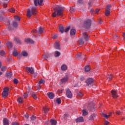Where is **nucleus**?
Listing matches in <instances>:
<instances>
[{"label": "nucleus", "mask_w": 125, "mask_h": 125, "mask_svg": "<svg viewBox=\"0 0 125 125\" xmlns=\"http://www.w3.org/2000/svg\"><path fill=\"white\" fill-rule=\"evenodd\" d=\"M56 9L57 10L56 11H55L53 13L52 16V17H56V15H59V16H62L63 15V10H64V9L63 7L60 6H58L55 7ZM56 12H57L56 13Z\"/></svg>", "instance_id": "1"}, {"label": "nucleus", "mask_w": 125, "mask_h": 125, "mask_svg": "<svg viewBox=\"0 0 125 125\" xmlns=\"http://www.w3.org/2000/svg\"><path fill=\"white\" fill-rule=\"evenodd\" d=\"M38 12V9H37V7H32L31 10L30 9H27V12L26 15L28 17H31L32 15H34V14H36Z\"/></svg>", "instance_id": "2"}, {"label": "nucleus", "mask_w": 125, "mask_h": 125, "mask_svg": "<svg viewBox=\"0 0 125 125\" xmlns=\"http://www.w3.org/2000/svg\"><path fill=\"white\" fill-rule=\"evenodd\" d=\"M9 91V88L8 87H5L3 89V91L2 93V96L4 98H5V97H7V96H8V92Z\"/></svg>", "instance_id": "3"}, {"label": "nucleus", "mask_w": 125, "mask_h": 125, "mask_svg": "<svg viewBox=\"0 0 125 125\" xmlns=\"http://www.w3.org/2000/svg\"><path fill=\"white\" fill-rule=\"evenodd\" d=\"M66 92V95L68 98H72L73 97V94H72V92H71V90H70L69 89H66L65 90Z\"/></svg>", "instance_id": "4"}, {"label": "nucleus", "mask_w": 125, "mask_h": 125, "mask_svg": "<svg viewBox=\"0 0 125 125\" xmlns=\"http://www.w3.org/2000/svg\"><path fill=\"white\" fill-rule=\"evenodd\" d=\"M84 24L85 28H88L91 25V21L90 20H87L84 21Z\"/></svg>", "instance_id": "5"}, {"label": "nucleus", "mask_w": 125, "mask_h": 125, "mask_svg": "<svg viewBox=\"0 0 125 125\" xmlns=\"http://www.w3.org/2000/svg\"><path fill=\"white\" fill-rule=\"evenodd\" d=\"M68 80L69 77H68V75H66L61 79V83H67V82H68Z\"/></svg>", "instance_id": "6"}, {"label": "nucleus", "mask_w": 125, "mask_h": 125, "mask_svg": "<svg viewBox=\"0 0 125 125\" xmlns=\"http://www.w3.org/2000/svg\"><path fill=\"white\" fill-rule=\"evenodd\" d=\"M34 5L35 6H37L38 4L39 5H42V2H43V0H34Z\"/></svg>", "instance_id": "7"}, {"label": "nucleus", "mask_w": 125, "mask_h": 125, "mask_svg": "<svg viewBox=\"0 0 125 125\" xmlns=\"http://www.w3.org/2000/svg\"><path fill=\"white\" fill-rule=\"evenodd\" d=\"M26 70L27 72H28V73H30L31 75H33L34 73H35V70L32 67H26Z\"/></svg>", "instance_id": "8"}, {"label": "nucleus", "mask_w": 125, "mask_h": 125, "mask_svg": "<svg viewBox=\"0 0 125 125\" xmlns=\"http://www.w3.org/2000/svg\"><path fill=\"white\" fill-rule=\"evenodd\" d=\"M111 92L112 95V97H113V98H118V97H119V95H118V93L116 91L112 90Z\"/></svg>", "instance_id": "9"}, {"label": "nucleus", "mask_w": 125, "mask_h": 125, "mask_svg": "<svg viewBox=\"0 0 125 125\" xmlns=\"http://www.w3.org/2000/svg\"><path fill=\"white\" fill-rule=\"evenodd\" d=\"M93 82H94V81L93 80V79L89 78L86 80V83H87L88 85H89V84H91V83H92Z\"/></svg>", "instance_id": "10"}, {"label": "nucleus", "mask_w": 125, "mask_h": 125, "mask_svg": "<svg viewBox=\"0 0 125 125\" xmlns=\"http://www.w3.org/2000/svg\"><path fill=\"white\" fill-rule=\"evenodd\" d=\"M54 48H56V49H59L60 50V44H59V42H56L54 44Z\"/></svg>", "instance_id": "11"}, {"label": "nucleus", "mask_w": 125, "mask_h": 125, "mask_svg": "<svg viewBox=\"0 0 125 125\" xmlns=\"http://www.w3.org/2000/svg\"><path fill=\"white\" fill-rule=\"evenodd\" d=\"M47 96L50 99H53L54 98V94L53 92L47 93Z\"/></svg>", "instance_id": "12"}, {"label": "nucleus", "mask_w": 125, "mask_h": 125, "mask_svg": "<svg viewBox=\"0 0 125 125\" xmlns=\"http://www.w3.org/2000/svg\"><path fill=\"white\" fill-rule=\"evenodd\" d=\"M76 123H83L84 122L83 118V117H80L76 120Z\"/></svg>", "instance_id": "13"}, {"label": "nucleus", "mask_w": 125, "mask_h": 125, "mask_svg": "<svg viewBox=\"0 0 125 125\" xmlns=\"http://www.w3.org/2000/svg\"><path fill=\"white\" fill-rule=\"evenodd\" d=\"M25 42L28 43H34V41L30 38L25 39Z\"/></svg>", "instance_id": "14"}, {"label": "nucleus", "mask_w": 125, "mask_h": 125, "mask_svg": "<svg viewBox=\"0 0 125 125\" xmlns=\"http://www.w3.org/2000/svg\"><path fill=\"white\" fill-rule=\"evenodd\" d=\"M83 38L84 39V42H88V36L85 33H83Z\"/></svg>", "instance_id": "15"}, {"label": "nucleus", "mask_w": 125, "mask_h": 125, "mask_svg": "<svg viewBox=\"0 0 125 125\" xmlns=\"http://www.w3.org/2000/svg\"><path fill=\"white\" fill-rule=\"evenodd\" d=\"M95 117H96V114H91L89 117V120H90V121H93V120H94L95 118Z\"/></svg>", "instance_id": "16"}, {"label": "nucleus", "mask_w": 125, "mask_h": 125, "mask_svg": "<svg viewBox=\"0 0 125 125\" xmlns=\"http://www.w3.org/2000/svg\"><path fill=\"white\" fill-rule=\"evenodd\" d=\"M59 31L60 33L62 34H63L64 33V27L62 25H61L59 27Z\"/></svg>", "instance_id": "17"}, {"label": "nucleus", "mask_w": 125, "mask_h": 125, "mask_svg": "<svg viewBox=\"0 0 125 125\" xmlns=\"http://www.w3.org/2000/svg\"><path fill=\"white\" fill-rule=\"evenodd\" d=\"M3 125H9L8 123V120L6 118H4L3 120Z\"/></svg>", "instance_id": "18"}, {"label": "nucleus", "mask_w": 125, "mask_h": 125, "mask_svg": "<svg viewBox=\"0 0 125 125\" xmlns=\"http://www.w3.org/2000/svg\"><path fill=\"white\" fill-rule=\"evenodd\" d=\"M75 35H76V29H71L70 30V36H75Z\"/></svg>", "instance_id": "19"}, {"label": "nucleus", "mask_w": 125, "mask_h": 125, "mask_svg": "<svg viewBox=\"0 0 125 125\" xmlns=\"http://www.w3.org/2000/svg\"><path fill=\"white\" fill-rule=\"evenodd\" d=\"M112 115V113H110L108 115H107L104 113H103L102 114V117H104V118H105L106 119H108L110 116Z\"/></svg>", "instance_id": "20"}, {"label": "nucleus", "mask_w": 125, "mask_h": 125, "mask_svg": "<svg viewBox=\"0 0 125 125\" xmlns=\"http://www.w3.org/2000/svg\"><path fill=\"white\" fill-rule=\"evenodd\" d=\"M57 124V121L55 120L51 119V125H56Z\"/></svg>", "instance_id": "21"}, {"label": "nucleus", "mask_w": 125, "mask_h": 125, "mask_svg": "<svg viewBox=\"0 0 125 125\" xmlns=\"http://www.w3.org/2000/svg\"><path fill=\"white\" fill-rule=\"evenodd\" d=\"M61 69L62 71H66V70H67V65H66L65 64L62 65Z\"/></svg>", "instance_id": "22"}, {"label": "nucleus", "mask_w": 125, "mask_h": 125, "mask_svg": "<svg viewBox=\"0 0 125 125\" xmlns=\"http://www.w3.org/2000/svg\"><path fill=\"white\" fill-rule=\"evenodd\" d=\"M82 113H83V116H87V115H88V113H87V112L86 111V109H84L83 110Z\"/></svg>", "instance_id": "23"}, {"label": "nucleus", "mask_w": 125, "mask_h": 125, "mask_svg": "<svg viewBox=\"0 0 125 125\" xmlns=\"http://www.w3.org/2000/svg\"><path fill=\"white\" fill-rule=\"evenodd\" d=\"M17 101L18 102V103H23V101H24V100L23 99V98L20 97L19 98L18 100Z\"/></svg>", "instance_id": "24"}, {"label": "nucleus", "mask_w": 125, "mask_h": 125, "mask_svg": "<svg viewBox=\"0 0 125 125\" xmlns=\"http://www.w3.org/2000/svg\"><path fill=\"white\" fill-rule=\"evenodd\" d=\"M61 55V53H60V52L57 51H55V57H59V56Z\"/></svg>", "instance_id": "25"}, {"label": "nucleus", "mask_w": 125, "mask_h": 125, "mask_svg": "<svg viewBox=\"0 0 125 125\" xmlns=\"http://www.w3.org/2000/svg\"><path fill=\"white\" fill-rule=\"evenodd\" d=\"M6 45L9 48H11V47H12V43L11 42H8L6 43Z\"/></svg>", "instance_id": "26"}, {"label": "nucleus", "mask_w": 125, "mask_h": 125, "mask_svg": "<svg viewBox=\"0 0 125 125\" xmlns=\"http://www.w3.org/2000/svg\"><path fill=\"white\" fill-rule=\"evenodd\" d=\"M14 19H15V21H18V22L20 21V17H19L18 16H15L14 17Z\"/></svg>", "instance_id": "27"}, {"label": "nucleus", "mask_w": 125, "mask_h": 125, "mask_svg": "<svg viewBox=\"0 0 125 125\" xmlns=\"http://www.w3.org/2000/svg\"><path fill=\"white\" fill-rule=\"evenodd\" d=\"M42 32H43V28H42V27H40L39 28L38 33L42 34Z\"/></svg>", "instance_id": "28"}, {"label": "nucleus", "mask_w": 125, "mask_h": 125, "mask_svg": "<svg viewBox=\"0 0 125 125\" xmlns=\"http://www.w3.org/2000/svg\"><path fill=\"white\" fill-rule=\"evenodd\" d=\"M13 56H17L18 55V52H17V50L15 49L13 52Z\"/></svg>", "instance_id": "29"}, {"label": "nucleus", "mask_w": 125, "mask_h": 125, "mask_svg": "<svg viewBox=\"0 0 125 125\" xmlns=\"http://www.w3.org/2000/svg\"><path fill=\"white\" fill-rule=\"evenodd\" d=\"M45 83V81L44 79H41L39 82V84H42Z\"/></svg>", "instance_id": "30"}, {"label": "nucleus", "mask_w": 125, "mask_h": 125, "mask_svg": "<svg viewBox=\"0 0 125 125\" xmlns=\"http://www.w3.org/2000/svg\"><path fill=\"white\" fill-rule=\"evenodd\" d=\"M31 95L34 99H38V97H37V95H36V93L32 92L31 93Z\"/></svg>", "instance_id": "31"}, {"label": "nucleus", "mask_w": 125, "mask_h": 125, "mask_svg": "<svg viewBox=\"0 0 125 125\" xmlns=\"http://www.w3.org/2000/svg\"><path fill=\"white\" fill-rule=\"evenodd\" d=\"M6 76L7 77V78L10 79V78L12 77V72L7 73L6 74Z\"/></svg>", "instance_id": "32"}, {"label": "nucleus", "mask_w": 125, "mask_h": 125, "mask_svg": "<svg viewBox=\"0 0 125 125\" xmlns=\"http://www.w3.org/2000/svg\"><path fill=\"white\" fill-rule=\"evenodd\" d=\"M13 26L14 28H17V27H18V23H17L16 21H13Z\"/></svg>", "instance_id": "33"}, {"label": "nucleus", "mask_w": 125, "mask_h": 125, "mask_svg": "<svg viewBox=\"0 0 125 125\" xmlns=\"http://www.w3.org/2000/svg\"><path fill=\"white\" fill-rule=\"evenodd\" d=\"M85 72H89V71H90V68L89 66H85Z\"/></svg>", "instance_id": "34"}, {"label": "nucleus", "mask_w": 125, "mask_h": 125, "mask_svg": "<svg viewBox=\"0 0 125 125\" xmlns=\"http://www.w3.org/2000/svg\"><path fill=\"white\" fill-rule=\"evenodd\" d=\"M106 10L110 11L111 10V5L108 4L106 6Z\"/></svg>", "instance_id": "35"}, {"label": "nucleus", "mask_w": 125, "mask_h": 125, "mask_svg": "<svg viewBox=\"0 0 125 125\" xmlns=\"http://www.w3.org/2000/svg\"><path fill=\"white\" fill-rule=\"evenodd\" d=\"M21 55H22V56H24V57L28 56V53H27V52H26V51L22 52Z\"/></svg>", "instance_id": "36"}, {"label": "nucleus", "mask_w": 125, "mask_h": 125, "mask_svg": "<svg viewBox=\"0 0 125 125\" xmlns=\"http://www.w3.org/2000/svg\"><path fill=\"white\" fill-rule=\"evenodd\" d=\"M4 54H5V51H4L2 50H0V55L1 56H3V55H4Z\"/></svg>", "instance_id": "37"}, {"label": "nucleus", "mask_w": 125, "mask_h": 125, "mask_svg": "<svg viewBox=\"0 0 125 125\" xmlns=\"http://www.w3.org/2000/svg\"><path fill=\"white\" fill-rule=\"evenodd\" d=\"M7 69V67H6V66H3L1 68V71H2V72H5Z\"/></svg>", "instance_id": "38"}, {"label": "nucleus", "mask_w": 125, "mask_h": 125, "mask_svg": "<svg viewBox=\"0 0 125 125\" xmlns=\"http://www.w3.org/2000/svg\"><path fill=\"white\" fill-rule=\"evenodd\" d=\"M14 41L17 42V43H21L20 40L18 38H15Z\"/></svg>", "instance_id": "39"}, {"label": "nucleus", "mask_w": 125, "mask_h": 125, "mask_svg": "<svg viewBox=\"0 0 125 125\" xmlns=\"http://www.w3.org/2000/svg\"><path fill=\"white\" fill-rule=\"evenodd\" d=\"M48 111V108L47 107L44 106L43 107V113H45L46 112H47Z\"/></svg>", "instance_id": "40"}, {"label": "nucleus", "mask_w": 125, "mask_h": 125, "mask_svg": "<svg viewBox=\"0 0 125 125\" xmlns=\"http://www.w3.org/2000/svg\"><path fill=\"white\" fill-rule=\"evenodd\" d=\"M93 2H94V0H90L89 2H88V4H89V6H91V5H92V4H93Z\"/></svg>", "instance_id": "41"}, {"label": "nucleus", "mask_w": 125, "mask_h": 125, "mask_svg": "<svg viewBox=\"0 0 125 125\" xmlns=\"http://www.w3.org/2000/svg\"><path fill=\"white\" fill-rule=\"evenodd\" d=\"M110 11H107L106 10L105 12V15L106 16H109V15H110Z\"/></svg>", "instance_id": "42"}, {"label": "nucleus", "mask_w": 125, "mask_h": 125, "mask_svg": "<svg viewBox=\"0 0 125 125\" xmlns=\"http://www.w3.org/2000/svg\"><path fill=\"white\" fill-rule=\"evenodd\" d=\"M82 56V53H80L78 55H77L76 57L77 58V59H80V58H81Z\"/></svg>", "instance_id": "43"}, {"label": "nucleus", "mask_w": 125, "mask_h": 125, "mask_svg": "<svg viewBox=\"0 0 125 125\" xmlns=\"http://www.w3.org/2000/svg\"><path fill=\"white\" fill-rule=\"evenodd\" d=\"M56 102L58 104H61V99L60 98L57 99Z\"/></svg>", "instance_id": "44"}, {"label": "nucleus", "mask_w": 125, "mask_h": 125, "mask_svg": "<svg viewBox=\"0 0 125 125\" xmlns=\"http://www.w3.org/2000/svg\"><path fill=\"white\" fill-rule=\"evenodd\" d=\"M10 12H11L12 13H14L15 12V9L14 8H11L9 10Z\"/></svg>", "instance_id": "45"}, {"label": "nucleus", "mask_w": 125, "mask_h": 125, "mask_svg": "<svg viewBox=\"0 0 125 125\" xmlns=\"http://www.w3.org/2000/svg\"><path fill=\"white\" fill-rule=\"evenodd\" d=\"M112 79H113V75H112L111 74H109L108 77V81H111Z\"/></svg>", "instance_id": "46"}, {"label": "nucleus", "mask_w": 125, "mask_h": 125, "mask_svg": "<svg viewBox=\"0 0 125 125\" xmlns=\"http://www.w3.org/2000/svg\"><path fill=\"white\" fill-rule=\"evenodd\" d=\"M78 96H79V97H83V93L78 92Z\"/></svg>", "instance_id": "47"}, {"label": "nucleus", "mask_w": 125, "mask_h": 125, "mask_svg": "<svg viewBox=\"0 0 125 125\" xmlns=\"http://www.w3.org/2000/svg\"><path fill=\"white\" fill-rule=\"evenodd\" d=\"M69 30H70V26H68L67 27H66L64 30V32L65 33H67V32H68L69 31Z\"/></svg>", "instance_id": "48"}, {"label": "nucleus", "mask_w": 125, "mask_h": 125, "mask_svg": "<svg viewBox=\"0 0 125 125\" xmlns=\"http://www.w3.org/2000/svg\"><path fill=\"white\" fill-rule=\"evenodd\" d=\"M24 98H28V93H24L23 95Z\"/></svg>", "instance_id": "49"}, {"label": "nucleus", "mask_w": 125, "mask_h": 125, "mask_svg": "<svg viewBox=\"0 0 125 125\" xmlns=\"http://www.w3.org/2000/svg\"><path fill=\"white\" fill-rule=\"evenodd\" d=\"M13 82H14V83H15V84H17L19 83L18 80H17V79H15V78L14 79Z\"/></svg>", "instance_id": "50"}, {"label": "nucleus", "mask_w": 125, "mask_h": 125, "mask_svg": "<svg viewBox=\"0 0 125 125\" xmlns=\"http://www.w3.org/2000/svg\"><path fill=\"white\" fill-rule=\"evenodd\" d=\"M80 44H83L84 43V42H83V39H81L80 41Z\"/></svg>", "instance_id": "51"}, {"label": "nucleus", "mask_w": 125, "mask_h": 125, "mask_svg": "<svg viewBox=\"0 0 125 125\" xmlns=\"http://www.w3.org/2000/svg\"><path fill=\"white\" fill-rule=\"evenodd\" d=\"M36 120V116L33 115L31 117V120L35 121Z\"/></svg>", "instance_id": "52"}, {"label": "nucleus", "mask_w": 125, "mask_h": 125, "mask_svg": "<svg viewBox=\"0 0 125 125\" xmlns=\"http://www.w3.org/2000/svg\"><path fill=\"white\" fill-rule=\"evenodd\" d=\"M109 124H110V122L107 121L104 122V125H108Z\"/></svg>", "instance_id": "53"}, {"label": "nucleus", "mask_w": 125, "mask_h": 125, "mask_svg": "<svg viewBox=\"0 0 125 125\" xmlns=\"http://www.w3.org/2000/svg\"><path fill=\"white\" fill-rule=\"evenodd\" d=\"M100 9H97L95 11V13L96 14H98V13L99 12Z\"/></svg>", "instance_id": "54"}, {"label": "nucleus", "mask_w": 125, "mask_h": 125, "mask_svg": "<svg viewBox=\"0 0 125 125\" xmlns=\"http://www.w3.org/2000/svg\"><path fill=\"white\" fill-rule=\"evenodd\" d=\"M116 114H117V115H121V113L120 111L118 110L116 111Z\"/></svg>", "instance_id": "55"}, {"label": "nucleus", "mask_w": 125, "mask_h": 125, "mask_svg": "<svg viewBox=\"0 0 125 125\" xmlns=\"http://www.w3.org/2000/svg\"><path fill=\"white\" fill-rule=\"evenodd\" d=\"M63 92V90H58V93H62Z\"/></svg>", "instance_id": "56"}, {"label": "nucleus", "mask_w": 125, "mask_h": 125, "mask_svg": "<svg viewBox=\"0 0 125 125\" xmlns=\"http://www.w3.org/2000/svg\"><path fill=\"white\" fill-rule=\"evenodd\" d=\"M24 117L26 118V119H29V115H28L27 114H25L24 115Z\"/></svg>", "instance_id": "57"}, {"label": "nucleus", "mask_w": 125, "mask_h": 125, "mask_svg": "<svg viewBox=\"0 0 125 125\" xmlns=\"http://www.w3.org/2000/svg\"><path fill=\"white\" fill-rule=\"evenodd\" d=\"M44 59H47V58H48V54H46L45 55V56L44 57Z\"/></svg>", "instance_id": "58"}, {"label": "nucleus", "mask_w": 125, "mask_h": 125, "mask_svg": "<svg viewBox=\"0 0 125 125\" xmlns=\"http://www.w3.org/2000/svg\"><path fill=\"white\" fill-rule=\"evenodd\" d=\"M12 125H19V124L17 123L14 122L12 123Z\"/></svg>", "instance_id": "59"}, {"label": "nucleus", "mask_w": 125, "mask_h": 125, "mask_svg": "<svg viewBox=\"0 0 125 125\" xmlns=\"http://www.w3.org/2000/svg\"><path fill=\"white\" fill-rule=\"evenodd\" d=\"M32 32H33V33H35V34L38 33V31H37V30H36V29L32 30Z\"/></svg>", "instance_id": "60"}, {"label": "nucleus", "mask_w": 125, "mask_h": 125, "mask_svg": "<svg viewBox=\"0 0 125 125\" xmlns=\"http://www.w3.org/2000/svg\"><path fill=\"white\" fill-rule=\"evenodd\" d=\"M78 3H83V0H78Z\"/></svg>", "instance_id": "61"}, {"label": "nucleus", "mask_w": 125, "mask_h": 125, "mask_svg": "<svg viewBox=\"0 0 125 125\" xmlns=\"http://www.w3.org/2000/svg\"><path fill=\"white\" fill-rule=\"evenodd\" d=\"M80 81H84V77H82L80 78Z\"/></svg>", "instance_id": "62"}, {"label": "nucleus", "mask_w": 125, "mask_h": 125, "mask_svg": "<svg viewBox=\"0 0 125 125\" xmlns=\"http://www.w3.org/2000/svg\"><path fill=\"white\" fill-rule=\"evenodd\" d=\"M57 35H55L53 36V39H57Z\"/></svg>", "instance_id": "63"}, {"label": "nucleus", "mask_w": 125, "mask_h": 125, "mask_svg": "<svg viewBox=\"0 0 125 125\" xmlns=\"http://www.w3.org/2000/svg\"><path fill=\"white\" fill-rule=\"evenodd\" d=\"M41 87H41L40 85L38 86L37 87L38 90H40L41 89Z\"/></svg>", "instance_id": "64"}]
</instances>
